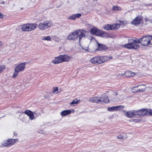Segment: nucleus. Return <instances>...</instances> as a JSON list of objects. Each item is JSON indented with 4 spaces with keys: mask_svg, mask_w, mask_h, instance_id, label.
I'll return each mask as SVG.
<instances>
[{
    "mask_svg": "<svg viewBox=\"0 0 152 152\" xmlns=\"http://www.w3.org/2000/svg\"><path fill=\"white\" fill-rule=\"evenodd\" d=\"M144 20L145 21L147 22L148 21H150V19H149L148 18H147V17H145V19H144Z\"/></svg>",
    "mask_w": 152,
    "mask_h": 152,
    "instance_id": "nucleus-42",
    "label": "nucleus"
},
{
    "mask_svg": "<svg viewBox=\"0 0 152 152\" xmlns=\"http://www.w3.org/2000/svg\"><path fill=\"white\" fill-rule=\"evenodd\" d=\"M68 19H70L71 20H75L76 19L75 15L74 14L71 16H70L68 18Z\"/></svg>",
    "mask_w": 152,
    "mask_h": 152,
    "instance_id": "nucleus-34",
    "label": "nucleus"
},
{
    "mask_svg": "<svg viewBox=\"0 0 152 152\" xmlns=\"http://www.w3.org/2000/svg\"><path fill=\"white\" fill-rule=\"evenodd\" d=\"M100 97H94L90 98V101L93 103H100V101H101Z\"/></svg>",
    "mask_w": 152,
    "mask_h": 152,
    "instance_id": "nucleus-11",
    "label": "nucleus"
},
{
    "mask_svg": "<svg viewBox=\"0 0 152 152\" xmlns=\"http://www.w3.org/2000/svg\"><path fill=\"white\" fill-rule=\"evenodd\" d=\"M71 113L70 110H63L61 112L60 114L62 116L67 115Z\"/></svg>",
    "mask_w": 152,
    "mask_h": 152,
    "instance_id": "nucleus-15",
    "label": "nucleus"
},
{
    "mask_svg": "<svg viewBox=\"0 0 152 152\" xmlns=\"http://www.w3.org/2000/svg\"><path fill=\"white\" fill-rule=\"evenodd\" d=\"M115 25L113 24L112 25H111V30H114L115 29H116L115 28Z\"/></svg>",
    "mask_w": 152,
    "mask_h": 152,
    "instance_id": "nucleus-39",
    "label": "nucleus"
},
{
    "mask_svg": "<svg viewBox=\"0 0 152 152\" xmlns=\"http://www.w3.org/2000/svg\"><path fill=\"white\" fill-rule=\"evenodd\" d=\"M100 100L101 101H100V103H107L109 102V100L107 97H100Z\"/></svg>",
    "mask_w": 152,
    "mask_h": 152,
    "instance_id": "nucleus-16",
    "label": "nucleus"
},
{
    "mask_svg": "<svg viewBox=\"0 0 152 152\" xmlns=\"http://www.w3.org/2000/svg\"><path fill=\"white\" fill-rule=\"evenodd\" d=\"M42 40L51 41V38L49 36H48L46 37H43L42 39Z\"/></svg>",
    "mask_w": 152,
    "mask_h": 152,
    "instance_id": "nucleus-28",
    "label": "nucleus"
},
{
    "mask_svg": "<svg viewBox=\"0 0 152 152\" xmlns=\"http://www.w3.org/2000/svg\"><path fill=\"white\" fill-rule=\"evenodd\" d=\"M132 91L133 93L138 92H139L138 89V86H135L133 88Z\"/></svg>",
    "mask_w": 152,
    "mask_h": 152,
    "instance_id": "nucleus-25",
    "label": "nucleus"
},
{
    "mask_svg": "<svg viewBox=\"0 0 152 152\" xmlns=\"http://www.w3.org/2000/svg\"><path fill=\"white\" fill-rule=\"evenodd\" d=\"M24 113L29 116V118L31 120L34 119V113L31 111L28 110H26L25 111Z\"/></svg>",
    "mask_w": 152,
    "mask_h": 152,
    "instance_id": "nucleus-9",
    "label": "nucleus"
},
{
    "mask_svg": "<svg viewBox=\"0 0 152 152\" xmlns=\"http://www.w3.org/2000/svg\"><path fill=\"white\" fill-rule=\"evenodd\" d=\"M115 107V111H120L121 110H123L124 108V106L122 105H119Z\"/></svg>",
    "mask_w": 152,
    "mask_h": 152,
    "instance_id": "nucleus-22",
    "label": "nucleus"
},
{
    "mask_svg": "<svg viewBox=\"0 0 152 152\" xmlns=\"http://www.w3.org/2000/svg\"><path fill=\"white\" fill-rule=\"evenodd\" d=\"M62 61H68L70 59L69 57L66 55H61Z\"/></svg>",
    "mask_w": 152,
    "mask_h": 152,
    "instance_id": "nucleus-18",
    "label": "nucleus"
},
{
    "mask_svg": "<svg viewBox=\"0 0 152 152\" xmlns=\"http://www.w3.org/2000/svg\"><path fill=\"white\" fill-rule=\"evenodd\" d=\"M149 45H152V36L149 35Z\"/></svg>",
    "mask_w": 152,
    "mask_h": 152,
    "instance_id": "nucleus-36",
    "label": "nucleus"
},
{
    "mask_svg": "<svg viewBox=\"0 0 152 152\" xmlns=\"http://www.w3.org/2000/svg\"><path fill=\"white\" fill-rule=\"evenodd\" d=\"M134 110L132 111H128L126 114V115L129 117H132L135 116L134 115Z\"/></svg>",
    "mask_w": 152,
    "mask_h": 152,
    "instance_id": "nucleus-21",
    "label": "nucleus"
},
{
    "mask_svg": "<svg viewBox=\"0 0 152 152\" xmlns=\"http://www.w3.org/2000/svg\"><path fill=\"white\" fill-rule=\"evenodd\" d=\"M112 9L116 11H121L122 9L120 7L117 6H113L112 7Z\"/></svg>",
    "mask_w": 152,
    "mask_h": 152,
    "instance_id": "nucleus-27",
    "label": "nucleus"
},
{
    "mask_svg": "<svg viewBox=\"0 0 152 152\" xmlns=\"http://www.w3.org/2000/svg\"><path fill=\"white\" fill-rule=\"evenodd\" d=\"M58 90V88L57 87H55L54 88L52 92L53 93H54L56 92V91H57Z\"/></svg>",
    "mask_w": 152,
    "mask_h": 152,
    "instance_id": "nucleus-40",
    "label": "nucleus"
},
{
    "mask_svg": "<svg viewBox=\"0 0 152 152\" xmlns=\"http://www.w3.org/2000/svg\"><path fill=\"white\" fill-rule=\"evenodd\" d=\"M110 27L111 25L110 24H108L107 25H106L104 26V28L105 30H111V28Z\"/></svg>",
    "mask_w": 152,
    "mask_h": 152,
    "instance_id": "nucleus-31",
    "label": "nucleus"
},
{
    "mask_svg": "<svg viewBox=\"0 0 152 152\" xmlns=\"http://www.w3.org/2000/svg\"><path fill=\"white\" fill-rule=\"evenodd\" d=\"M28 23H27L26 24H25L23 25L22 26V30L23 31H28L29 29H28Z\"/></svg>",
    "mask_w": 152,
    "mask_h": 152,
    "instance_id": "nucleus-19",
    "label": "nucleus"
},
{
    "mask_svg": "<svg viewBox=\"0 0 152 152\" xmlns=\"http://www.w3.org/2000/svg\"><path fill=\"white\" fill-rule=\"evenodd\" d=\"M98 45V48L97 50H106L107 49V47L105 45L103 44H99L97 42Z\"/></svg>",
    "mask_w": 152,
    "mask_h": 152,
    "instance_id": "nucleus-8",
    "label": "nucleus"
},
{
    "mask_svg": "<svg viewBox=\"0 0 152 152\" xmlns=\"http://www.w3.org/2000/svg\"><path fill=\"white\" fill-rule=\"evenodd\" d=\"M76 39L78 38L79 41L83 37H85V33L83 32L84 31L81 29H78L75 31Z\"/></svg>",
    "mask_w": 152,
    "mask_h": 152,
    "instance_id": "nucleus-5",
    "label": "nucleus"
},
{
    "mask_svg": "<svg viewBox=\"0 0 152 152\" xmlns=\"http://www.w3.org/2000/svg\"><path fill=\"white\" fill-rule=\"evenodd\" d=\"M114 24L115 25V26L116 29L120 27V25L119 24L116 23Z\"/></svg>",
    "mask_w": 152,
    "mask_h": 152,
    "instance_id": "nucleus-38",
    "label": "nucleus"
},
{
    "mask_svg": "<svg viewBox=\"0 0 152 152\" xmlns=\"http://www.w3.org/2000/svg\"><path fill=\"white\" fill-rule=\"evenodd\" d=\"M150 22L151 23H152V19H150Z\"/></svg>",
    "mask_w": 152,
    "mask_h": 152,
    "instance_id": "nucleus-46",
    "label": "nucleus"
},
{
    "mask_svg": "<svg viewBox=\"0 0 152 152\" xmlns=\"http://www.w3.org/2000/svg\"><path fill=\"white\" fill-rule=\"evenodd\" d=\"M25 67L26 64L24 63H21L17 66L15 68L14 72L12 76V77L13 78H15L18 72L23 71Z\"/></svg>",
    "mask_w": 152,
    "mask_h": 152,
    "instance_id": "nucleus-3",
    "label": "nucleus"
},
{
    "mask_svg": "<svg viewBox=\"0 0 152 152\" xmlns=\"http://www.w3.org/2000/svg\"><path fill=\"white\" fill-rule=\"evenodd\" d=\"M107 110L109 111H115V107H110L107 108Z\"/></svg>",
    "mask_w": 152,
    "mask_h": 152,
    "instance_id": "nucleus-33",
    "label": "nucleus"
},
{
    "mask_svg": "<svg viewBox=\"0 0 152 152\" xmlns=\"http://www.w3.org/2000/svg\"><path fill=\"white\" fill-rule=\"evenodd\" d=\"M98 29L96 28H92L90 30V32L92 34H95L96 32V31Z\"/></svg>",
    "mask_w": 152,
    "mask_h": 152,
    "instance_id": "nucleus-30",
    "label": "nucleus"
},
{
    "mask_svg": "<svg viewBox=\"0 0 152 152\" xmlns=\"http://www.w3.org/2000/svg\"><path fill=\"white\" fill-rule=\"evenodd\" d=\"M77 99H75L70 103V104L72 105L77 104Z\"/></svg>",
    "mask_w": 152,
    "mask_h": 152,
    "instance_id": "nucleus-35",
    "label": "nucleus"
},
{
    "mask_svg": "<svg viewBox=\"0 0 152 152\" xmlns=\"http://www.w3.org/2000/svg\"><path fill=\"white\" fill-rule=\"evenodd\" d=\"M135 116H145L151 115L152 116V110L149 109H143L140 110H134Z\"/></svg>",
    "mask_w": 152,
    "mask_h": 152,
    "instance_id": "nucleus-2",
    "label": "nucleus"
},
{
    "mask_svg": "<svg viewBox=\"0 0 152 152\" xmlns=\"http://www.w3.org/2000/svg\"><path fill=\"white\" fill-rule=\"evenodd\" d=\"M5 68V66L3 65H0V74L3 72Z\"/></svg>",
    "mask_w": 152,
    "mask_h": 152,
    "instance_id": "nucleus-32",
    "label": "nucleus"
},
{
    "mask_svg": "<svg viewBox=\"0 0 152 152\" xmlns=\"http://www.w3.org/2000/svg\"><path fill=\"white\" fill-rule=\"evenodd\" d=\"M8 140L9 147L10 146L12 145H13L14 143H15V139H9Z\"/></svg>",
    "mask_w": 152,
    "mask_h": 152,
    "instance_id": "nucleus-24",
    "label": "nucleus"
},
{
    "mask_svg": "<svg viewBox=\"0 0 152 152\" xmlns=\"http://www.w3.org/2000/svg\"><path fill=\"white\" fill-rule=\"evenodd\" d=\"M67 39L69 40H74L76 39L75 31H74L69 34L68 36Z\"/></svg>",
    "mask_w": 152,
    "mask_h": 152,
    "instance_id": "nucleus-14",
    "label": "nucleus"
},
{
    "mask_svg": "<svg viewBox=\"0 0 152 152\" xmlns=\"http://www.w3.org/2000/svg\"><path fill=\"white\" fill-rule=\"evenodd\" d=\"M141 20V19L140 18L137 17L132 21L131 23L133 25H137L140 23Z\"/></svg>",
    "mask_w": 152,
    "mask_h": 152,
    "instance_id": "nucleus-7",
    "label": "nucleus"
},
{
    "mask_svg": "<svg viewBox=\"0 0 152 152\" xmlns=\"http://www.w3.org/2000/svg\"><path fill=\"white\" fill-rule=\"evenodd\" d=\"M115 95H118V93H117V92H115Z\"/></svg>",
    "mask_w": 152,
    "mask_h": 152,
    "instance_id": "nucleus-47",
    "label": "nucleus"
},
{
    "mask_svg": "<svg viewBox=\"0 0 152 152\" xmlns=\"http://www.w3.org/2000/svg\"><path fill=\"white\" fill-rule=\"evenodd\" d=\"M124 74L126 77H130L134 76L135 73L131 71H126L125 72Z\"/></svg>",
    "mask_w": 152,
    "mask_h": 152,
    "instance_id": "nucleus-17",
    "label": "nucleus"
},
{
    "mask_svg": "<svg viewBox=\"0 0 152 152\" xmlns=\"http://www.w3.org/2000/svg\"><path fill=\"white\" fill-rule=\"evenodd\" d=\"M53 23L51 21H46L40 23L38 26L39 29L41 30L46 29L53 25Z\"/></svg>",
    "mask_w": 152,
    "mask_h": 152,
    "instance_id": "nucleus-4",
    "label": "nucleus"
},
{
    "mask_svg": "<svg viewBox=\"0 0 152 152\" xmlns=\"http://www.w3.org/2000/svg\"><path fill=\"white\" fill-rule=\"evenodd\" d=\"M140 40H136L132 39L128 40V43L124 45V47L129 49H136L139 47L140 46L138 43L140 42L142 45L146 46L149 45V35L145 36L140 39Z\"/></svg>",
    "mask_w": 152,
    "mask_h": 152,
    "instance_id": "nucleus-1",
    "label": "nucleus"
},
{
    "mask_svg": "<svg viewBox=\"0 0 152 152\" xmlns=\"http://www.w3.org/2000/svg\"><path fill=\"white\" fill-rule=\"evenodd\" d=\"M34 114L35 115H36L37 116L39 115L40 114L39 113H37L36 112H34Z\"/></svg>",
    "mask_w": 152,
    "mask_h": 152,
    "instance_id": "nucleus-43",
    "label": "nucleus"
},
{
    "mask_svg": "<svg viewBox=\"0 0 152 152\" xmlns=\"http://www.w3.org/2000/svg\"><path fill=\"white\" fill-rule=\"evenodd\" d=\"M29 31H31L34 30L37 27V24L35 23H28Z\"/></svg>",
    "mask_w": 152,
    "mask_h": 152,
    "instance_id": "nucleus-13",
    "label": "nucleus"
},
{
    "mask_svg": "<svg viewBox=\"0 0 152 152\" xmlns=\"http://www.w3.org/2000/svg\"><path fill=\"white\" fill-rule=\"evenodd\" d=\"M9 141L8 140H5L3 142L2 145L3 146H9Z\"/></svg>",
    "mask_w": 152,
    "mask_h": 152,
    "instance_id": "nucleus-29",
    "label": "nucleus"
},
{
    "mask_svg": "<svg viewBox=\"0 0 152 152\" xmlns=\"http://www.w3.org/2000/svg\"><path fill=\"white\" fill-rule=\"evenodd\" d=\"M101 64L106 61L112 59L113 58V57L111 56H101Z\"/></svg>",
    "mask_w": 152,
    "mask_h": 152,
    "instance_id": "nucleus-12",
    "label": "nucleus"
},
{
    "mask_svg": "<svg viewBox=\"0 0 152 152\" xmlns=\"http://www.w3.org/2000/svg\"><path fill=\"white\" fill-rule=\"evenodd\" d=\"M3 46L2 43L0 41V47Z\"/></svg>",
    "mask_w": 152,
    "mask_h": 152,
    "instance_id": "nucleus-45",
    "label": "nucleus"
},
{
    "mask_svg": "<svg viewBox=\"0 0 152 152\" xmlns=\"http://www.w3.org/2000/svg\"><path fill=\"white\" fill-rule=\"evenodd\" d=\"M90 61L93 63L101 64V56H96L91 58Z\"/></svg>",
    "mask_w": 152,
    "mask_h": 152,
    "instance_id": "nucleus-6",
    "label": "nucleus"
},
{
    "mask_svg": "<svg viewBox=\"0 0 152 152\" xmlns=\"http://www.w3.org/2000/svg\"><path fill=\"white\" fill-rule=\"evenodd\" d=\"M117 137L118 139H121L126 138L127 137V136L125 134L123 133L117 136Z\"/></svg>",
    "mask_w": 152,
    "mask_h": 152,
    "instance_id": "nucleus-23",
    "label": "nucleus"
},
{
    "mask_svg": "<svg viewBox=\"0 0 152 152\" xmlns=\"http://www.w3.org/2000/svg\"><path fill=\"white\" fill-rule=\"evenodd\" d=\"M118 22H119L120 24V25H124V21H120V20H119L118 21Z\"/></svg>",
    "mask_w": 152,
    "mask_h": 152,
    "instance_id": "nucleus-41",
    "label": "nucleus"
},
{
    "mask_svg": "<svg viewBox=\"0 0 152 152\" xmlns=\"http://www.w3.org/2000/svg\"><path fill=\"white\" fill-rule=\"evenodd\" d=\"M139 90V91H144L146 88V86L145 85H142L138 86Z\"/></svg>",
    "mask_w": 152,
    "mask_h": 152,
    "instance_id": "nucleus-20",
    "label": "nucleus"
},
{
    "mask_svg": "<svg viewBox=\"0 0 152 152\" xmlns=\"http://www.w3.org/2000/svg\"><path fill=\"white\" fill-rule=\"evenodd\" d=\"M95 35L96 36H102L103 34L102 31L98 29L96 31V32Z\"/></svg>",
    "mask_w": 152,
    "mask_h": 152,
    "instance_id": "nucleus-26",
    "label": "nucleus"
},
{
    "mask_svg": "<svg viewBox=\"0 0 152 152\" xmlns=\"http://www.w3.org/2000/svg\"><path fill=\"white\" fill-rule=\"evenodd\" d=\"M61 55L56 57L54 60L52 61L53 63L55 64H59L62 62Z\"/></svg>",
    "mask_w": 152,
    "mask_h": 152,
    "instance_id": "nucleus-10",
    "label": "nucleus"
},
{
    "mask_svg": "<svg viewBox=\"0 0 152 152\" xmlns=\"http://www.w3.org/2000/svg\"><path fill=\"white\" fill-rule=\"evenodd\" d=\"M3 15L0 12V18L1 19L3 18Z\"/></svg>",
    "mask_w": 152,
    "mask_h": 152,
    "instance_id": "nucleus-44",
    "label": "nucleus"
},
{
    "mask_svg": "<svg viewBox=\"0 0 152 152\" xmlns=\"http://www.w3.org/2000/svg\"><path fill=\"white\" fill-rule=\"evenodd\" d=\"M75 18H80L81 15V14L80 13H78L75 14Z\"/></svg>",
    "mask_w": 152,
    "mask_h": 152,
    "instance_id": "nucleus-37",
    "label": "nucleus"
}]
</instances>
